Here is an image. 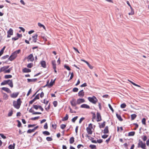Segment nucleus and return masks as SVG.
Listing matches in <instances>:
<instances>
[{
	"label": "nucleus",
	"instance_id": "obj_52",
	"mask_svg": "<svg viewBox=\"0 0 149 149\" xmlns=\"http://www.w3.org/2000/svg\"><path fill=\"white\" fill-rule=\"evenodd\" d=\"M108 136V135L107 134H104L102 136V138L103 139H105L107 138Z\"/></svg>",
	"mask_w": 149,
	"mask_h": 149
},
{
	"label": "nucleus",
	"instance_id": "obj_21",
	"mask_svg": "<svg viewBox=\"0 0 149 149\" xmlns=\"http://www.w3.org/2000/svg\"><path fill=\"white\" fill-rule=\"evenodd\" d=\"M7 33L11 35H12L13 34V31L11 28H10L9 30L7 31Z\"/></svg>",
	"mask_w": 149,
	"mask_h": 149
},
{
	"label": "nucleus",
	"instance_id": "obj_53",
	"mask_svg": "<svg viewBox=\"0 0 149 149\" xmlns=\"http://www.w3.org/2000/svg\"><path fill=\"white\" fill-rule=\"evenodd\" d=\"M20 51V49H19V50L16 51L13 53H14L15 54V55H16L17 56V54H19V53Z\"/></svg>",
	"mask_w": 149,
	"mask_h": 149
},
{
	"label": "nucleus",
	"instance_id": "obj_46",
	"mask_svg": "<svg viewBox=\"0 0 149 149\" xmlns=\"http://www.w3.org/2000/svg\"><path fill=\"white\" fill-rule=\"evenodd\" d=\"M38 26H40V27H43L44 29H45V26L43 25V24H41L40 23H38Z\"/></svg>",
	"mask_w": 149,
	"mask_h": 149
},
{
	"label": "nucleus",
	"instance_id": "obj_39",
	"mask_svg": "<svg viewBox=\"0 0 149 149\" xmlns=\"http://www.w3.org/2000/svg\"><path fill=\"white\" fill-rule=\"evenodd\" d=\"M33 64L32 63H29L27 65V67L28 68H31L33 66Z\"/></svg>",
	"mask_w": 149,
	"mask_h": 149
},
{
	"label": "nucleus",
	"instance_id": "obj_1",
	"mask_svg": "<svg viewBox=\"0 0 149 149\" xmlns=\"http://www.w3.org/2000/svg\"><path fill=\"white\" fill-rule=\"evenodd\" d=\"M22 102L20 98H19L17 100V101H13V106L15 108L18 109L20 108Z\"/></svg>",
	"mask_w": 149,
	"mask_h": 149
},
{
	"label": "nucleus",
	"instance_id": "obj_41",
	"mask_svg": "<svg viewBox=\"0 0 149 149\" xmlns=\"http://www.w3.org/2000/svg\"><path fill=\"white\" fill-rule=\"evenodd\" d=\"M9 56L8 55H6L4 56H3L1 58V59L2 60L5 59L6 58H8Z\"/></svg>",
	"mask_w": 149,
	"mask_h": 149
},
{
	"label": "nucleus",
	"instance_id": "obj_24",
	"mask_svg": "<svg viewBox=\"0 0 149 149\" xmlns=\"http://www.w3.org/2000/svg\"><path fill=\"white\" fill-rule=\"evenodd\" d=\"M116 116L119 120L120 121H122L123 120V119L122 118L120 115L117 113L116 114Z\"/></svg>",
	"mask_w": 149,
	"mask_h": 149
},
{
	"label": "nucleus",
	"instance_id": "obj_32",
	"mask_svg": "<svg viewBox=\"0 0 149 149\" xmlns=\"http://www.w3.org/2000/svg\"><path fill=\"white\" fill-rule=\"evenodd\" d=\"M12 77V76L10 74L6 75L4 76V78L6 79L10 78Z\"/></svg>",
	"mask_w": 149,
	"mask_h": 149
},
{
	"label": "nucleus",
	"instance_id": "obj_64",
	"mask_svg": "<svg viewBox=\"0 0 149 149\" xmlns=\"http://www.w3.org/2000/svg\"><path fill=\"white\" fill-rule=\"evenodd\" d=\"M37 140H38V141H40V142H41V141H42V138H41V137H38V138L37 139Z\"/></svg>",
	"mask_w": 149,
	"mask_h": 149
},
{
	"label": "nucleus",
	"instance_id": "obj_31",
	"mask_svg": "<svg viewBox=\"0 0 149 149\" xmlns=\"http://www.w3.org/2000/svg\"><path fill=\"white\" fill-rule=\"evenodd\" d=\"M42 133L45 135H49L50 134V133L47 131H45L42 132Z\"/></svg>",
	"mask_w": 149,
	"mask_h": 149
},
{
	"label": "nucleus",
	"instance_id": "obj_34",
	"mask_svg": "<svg viewBox=\"0 0 149 149\" xmlns=\"http://www.w3.org/2000/svg\"><path fill=\"white\" fill-rule=\"evenodd\" d=\"M5 47V46L0 51V57L3 54Z\"/></svg>",
	"mask_w": 149,
	"mask_h": 149
},
{
	"label": "nucleus",
	"instance_id": "obj_37",
	"mask_svg": "<svg viewBox=\"0 0 149 149\" xmlns=\"http://www.w3.org/2000/svg\"><path fill=\"white\" fill-rule=\"evenodd\" d=\"M89 147L91 149H95L96 148V146L94 145L91 144L89 146Z\"/></svg>",
	"mask_w": 149,
	"mask_h": 149
},
{
	"label": "nucleus",
	"instance_id": "obj_35",
	"mask_svg": "<svg viewBox=\"0 0 149 149\" xmlns=\"http://www.w3.org/2000/svg\"><path fill=\"white\" fill-rule=\"evenodd\" d=\"M135 132H131L128 133V136H133L135 134Z\"/></svg>",
	"mask_w": 149,
	"mask_h": 149
},
{
	"label": "nucleus",
	"instance_id": "obj_30",
	"mask_svg": "<svg viewBox=\"0 0 149 149\" xmlns=\"http://www.w3.org/2000/svg\"><path fill=\"white\" fill-rule=\"evenodd\" d=\"M131 12L129 13H128V14L129 15H132L134 14V11L133 10L132 7H131Z\"/></svg>",
	"mask_w": 149,
	"mask_h": 149
},
{
	"label": "nucleus",
	"instance_id": "obj_47",
	"mask_svg": "<svg viewBox=\"0 0 149 149\" xmlns=\"http://www.w3.org/2000/svg\"><path fill=\"white\" fill-rule=\"evenodd\" d=\"M58 102L57 101H55L53 102V104L54 106L55 107H56L57 105Z\"/></svg>",
	"mask_w": 149,
	"mask_h": 149
},
{
	"label": "nucleus",
	"instance_id": "obj_29",
	"mask_svg": "<svg viewBox=\"0 0 149 149\" xmlns=\"http://www.w3.org/2000/svg\"><path fill=\"white\" fill-rule=\"evenodd\" d=\"M15 143H13V145L11 144L10 145L8 146V148L9 149H14L15 148Z\"/></svg>",
	"mask_w": 149,
	"mask_h": 149
},
{
	"label": "nucleus",
	"instance_id": "obj_20",
	"mask_svg": "<svg viewBox=\"0 0 149 149\" xmlns=\"http://www.w3.org/2000/svg\"><path fill=\"white\" fill-rule=\"evenodd\" d=\"M8 85L11 88H13V80L12 79L10 80L9 81V82H8Z\"/></svg>",
	"mask_w": 149,
	"mask_h": 149
},
{
	"label": "nucleus",
	"instance_id": "obj_17",
	"mask_svg": "<svg viewBox=\"0 0 149 149\" xmlns=\"http://www.w3.org/2000/svg\"><path fill=\"white\" fill-rule=\"evenodd\" d=\"M56 79H55L53 80L52 79L50 83L48 85V86H52L53 84L54 83Z\"/></svg>",
	"mask_w": 149,
	"mask_h": 149
},
{
	"label": "nucleus",
	"instance_id": "obj_60",
	"mask_svg": "<svg viewBox=\"0 0 149 149\" xmlns=\"http://www.w3.org/2000/svg\"><path fill=\"white\" fill-rule=\"evenodd\" d=\"M84 117H82L79 120V123L80 124L81 122H82V121L84 120Z\"/></svg>",
	"mask_w": 149,
	"mask_h": 149
},
{
	"label": "nucleus",
	"instance_id": "obj_7",
	"mask_svg": "<svg viewBox=\"0 0 149 149\" xmlns=\"http://www.w3.org/2000/svg\"><path fill=\"white\" fill-rule=\"evenodd\" d=\"M97 121L99 122L101 120L102 118L100 115V113L97 112Z\"/></svg>",
	"mask_w": 149,
	"mask_h": 149
},
{
	"label": "nucleus",
	"instance_id": "obj_42",
	"mask_svg": "<svg viewBox=\"0 0 149 149\" xmlns=\"http://www.w3.org/2000/svg\"><path fill=\"white\" fill-rule=\"evenodd\" d=\"M78 118V117L77 116H76L75 117H74V118H73L72 120V122L73 123H74L75 121Z\"/></svg>",
	"mask_w": 149,
	"mask_h": 149
},
{
	"label": "nucleus",
	"instance_id": "obj_33",
	"mask_svg": "<svg viewBox=\"0 0 149 149\" xmlns=\"http://www.w3.org/2000/svg\"><path fill=\"white\" fill-rule=\"evenodd\" d=\"M64 68H66L68 70L70 71L71 70L70 68V67L67 65L65 64L64 66Z\"/></svg>",
	"mask_w": 149,
	"mask_h": 149
},
{
	"label": "nucleus",
	"instance_id": "obj_36",
	"mask_svg": "<svg viewBox=\"0 0 149 149\" xmlns=\"http://www.w3.org/2000/svg\"><path fill=\"white\" fill-rule=\"evenodd\" d=\"M6 69L4 66L0 68V73L6 70Z\"/></svg>",
	"mask_w": 149,
	"mask_h": 149
},
{
	"label": "nucleus",
	"instance_id": "obj_12",
	"mask_svg": "<svg viewBox=\"0 0 149 149\" xmlns=\"http://www.w3.org/2000/svg\"><path fill=\"white\" fill-rule=\"evenodd\" d=\"M40 64L41 66L43 68H45L46 67V62L44 61H42L40 62Z\"/></svg>",
	"mask_w": 149,
	"mask_h": 149
},
{
	"label": "nucleus",
	"instance_id": "obj_4",
	"mask_svg": "<svg viewBox=\"0 0 149 149\" xmlns=\"http://www.w3.org/2000/svg\"><path fill=\"white\" fill-rule=\"evenodd\" d=\"M70 103L72 107H75L77 104L76 99L74 98L70 101Z\"/></svg>",
	"mask_w": 149,
	"mask_h": 149
},
{
	"label": "nucleus",
	"instance_id": "obj_48",
	"mask_svg": "<svg viewBox=\"0 0 149 149\" xmlns=\"http://www.w3.org/2000/svg\"><path fill=\"white\" fill-rule=\"evenodd\" d=\"M66 127V125L65 124H62L61 125V128L62 129H64Z\"/></svg>",
	"mask_w": 149,
	"mask_h": 149
},
{
	"label": "nucleus",
	"instance_id": "obj_44",
	"mask_svg": "<svg viewBox=\"0 0 149 149\" xmlns=\"http://www.w3.org/2000/svg\"><path fill=\"white\" fill-rule=\"evenodd\" d=\"M40 118L39 116L33 118H31V119L32 120H35L36 119H38Z\"/></svg>",
	"mask_w": 149,
	"mask_h": 149
},
{
	"label": "nucleus",
	"instance_id": "obj_11",
	"mask_svg": "<svg viewBox=\"0 0 149 149\" xmlns=\"http://www.w3.org/2000/svg\"><path fill=\"white\" fill-rule=\"evenodd\" d=\"M38 35L37 34H34L32 36V38H33V41L34 42H36L37 40V37Z\"/></svg>",
	"mask_w": 149,
	"mask_h": 149
},
{
	"label": "nucleus",
	"instance_id": "obj_40",
	"mask_svg": "<svg viewBox=\"0 0 149 149\" xmlns=\"http://www.w3.org/2000/svg\"><path fill=\"white\" fill-rule=\"evenodd\" d=\"M13 114V111L12 110H11L8 113V117L11 116H12Z\"/></svg>",
	"mask_w": 149,
	"mask_h": 149
},
{
	"label": "nucleus",
	"instance_id": "obj_50",
	"mask_svg": "<svg viewBox=\"0 0 149 149\" xmlns=\"http://www.w3.org/2000/svg\"><path fill=\"white\" fill-rule=\"evenodd\" d=\"M78 91V88L76 87L74 88L72 90L73 91L75 92H77Z\"/></svg>",
	"mask_w": 149,
	"mask_h": 149
},
{
	"label": "nucleus",
	"instance_id": "obj_22",
	"mask_svg": "<svg viewBox=\"0 0 149 149\" xmlns=\"http://www.w3.org/2000/svg\"><path fill=\"white\" fill-rule=\"evenodd\" d=\"M52 64L53 65V69H56V61L55 60L52 61Z\"/></svg>",
	"mask_w": 149,
	"mask_h": 149
},
{
	"label": "nucleus",
	"instance_id": "obj_16",
	"mask_svg": "<svg viewBox=\"0 0 149 149\" xmlns=\"http://www.w3.org/2000/svg\"><path fill=\"white\" fill-rule=\"evenodd\" d=\"M9 81L10 79H8L6 80H4L1 83V85H4L7 84H8V82H9Z\"/></svg>",
	"mask_w": 149,
	"mask_h": 149
},
{
	"label": "nucleus",
	"instance_id": "obj_6",
	"mask_svg": "<svg viewBox=\"0 0 149 149\" xmlns=\"http://www.w3.org/2000/svg\"><path fill=\"white\" fill-rule=\"evenodd\" d=\"M85 100L84 99L79 98L77 100V104H79L81 103L84 102Z\"/></svg>",
	"mask_w": 149,
	"mask_h": 149
},
{
	"label": "nucleus",
	"instance_id": "obj_27",
	"mask_svg": "<svg viewBox=\"0 0 149 149\" xmlns=\"http://www.w3.org/2000/svg\"><path fill=\"white\" fill-rule=\"evenodd\" d=\"M105 122L104 121L101 125H99V127L100 128H104L105 125Z\"/></svg>",
	"mask_w": 149,
	"mask_h": 149
},
{
	"label": "nucleus",
	"instance_id": "obj_5",
	"mask_svg": "<svg viewBox=\"0 0 149 149\" xmlns=\"http://www.w3.org/2000/svg\"><path fill=\"white\" fill-rule=\"evenodd\" d=\"M28 60L31 62H33L34 60V58L33 55V54H30L26 58Z\"/></svg>",
	"mask_w": 149,
	"mask_h": 149
},
{
	"label": "nucleus",
	"instance_id": "obj_54",
	"mask_svg": "<svg viewBox=\"0 0 149 149\" xmlns=\"http://www.w3.org/2000/svg\"><path fill=\"white\" fill-rule=\"evenodd\" d=\"M146 120L145 118H144L142 119V123L143 124H144V125L146 124Z\"/></svg>",
	"mask_w": 149,
	"mask_h": 149
},
{
	"label": "nucleus",
	"instance_id": "obj_19",
	"mask_svg": "<svg viewBox=\"0 0 149 149\" xmlns=\"http://www.w3.org/2000/svg\"><path fill=\"white\" fill-rule=\"evenodd\" d=\"M109 133L108 127L107 126H106L104 130L103 133L104 134H107Z\"/></svg>",
	"mask_w": 149,
	"mask_h": 149
},
{
	"label": "nucleus",
	"instance_id": "obj_3",
	"mask_svg": "<svg viewBox=\"0 0 149 149\" xmlns=\"http://www.w3.org/2000/svg\"><path fill=\"white\" fill-rule=\"evenodd\" d=\"M17 56L16 55H15V54L13 52L8 58V60L12 61L14 60L16 57Z\"/></svg>",
	"mask_w": 149,
	"mask_h": 149
},
{
	"label": "nucleus",
	"instance_id": "obj_9",
	"mask_svg": "<svg viewBox=\"0 0 149 149\" xmlns=\"http://www.w3.org/2000/svg\"><path fill=\"white\" fill-rule=\"evenodd\" d=\"M80 107L87 109H89L90 108V106L86 104H82L80 106Z\"/></svg>",
	"mask_w": 149,
	"mask_h": 149
},
{
	"label": "nucleus",
	"instance_id": "obj_8",
	"mask_svg": "<svg viewBox=\"0 0 149 149\" xmlns=\"http://www.w3.org/2000/svg\"><path fill=\"white\" fill-rule=\"evenodd\" d=\"M78 95L79 96L81 97H84V92L83 90H82L79 91L78 93Z\"/></svg>",
	"mask_w": 149,
	"mask_h": 149
},
{
	"label": "nucleus",
	"instance_id": "obj_62",
	"mask_svg": "<svg viewBox=\"0 0 149 149\" xmlns=\"http://www.w3.org/2000/svg\"><path fill=\"white\" fill-rule=\"evenodd\" d=\"M19 28L23 32L25 31V30L23 28L21 27H19Z\"/></svg>",
	"mask_w": 149,
	"mask_h": 149
},
{
	"label": "nucleus",
	"instance_id": "obj_28",
	"mask_svg": "<svg viewBox=\"0 0 149 149\" xmlns=\"http://www.w3.org/2000/svg\"><path fill=\"white\" fill-rule=\"evenodd\" d=\"M136 116L137 115L135 114H132L131 115V120H134L136 117Z\"/></svg>",
	"mask_w": 149,
	"mask_h": 149
},
{
	"label": "nucleus",
	"instance_id": "obj_51",
	"mask_svg": "<svg viewBox=\"0 0 149 149\" xmlns=\"http://www.w3.org/2000/svg\"><path fill=\"white\" fill-rule=\"evenodd\" d=\"M108 106H109V108L110 109V110L112 111V112H113L114 110H113V108H112V107L111 106V104H109Z\"/></svg>",
	"mask_w": 149,
	"mask_h": 149
},
{
	"label": "nucleus",
	"instance_id": "obj_38",
	"mask_svg": "<svg viewBox=\"0 0 149 149\" xmlns=\"http://www.w3.org/2000/svg\"><path fill=\"white\" fill-rule=\"evenodd\" d=\"M34 131H35L33 129L32 130H31V129H29L27 130V132L28 134H30V133H31L32 132H34Z\"/></svg>",
	"mask_w": 149,
	"mask_h": 149
},
{
	"label": "nucleus",
	"instance_id": "obj_14",
	"mask_svg": "<svg viewBox=\"0 0 149 149\" xmlns=\"http://www.w3.org/2000/svg\"><path fill=\"white\" fill-rule=\"evenodd\" d=\"M22 72L24 73H28L31 72V70L26 68H25L22 70Z\"/></svg>",
	"mask_w": 149,
	"mask_h": 149
},
{
	"label": "nucleus",
	"instance_id": "obj_43",
	"mask_svg": "<svg viewBox=\"0 0 149 149\" xmlns=\"http://www.w3.org/2000/svg\"><path fill=\"white\" fill-rule=\"evenodd\" d=\"M126 106V104L125 103H123L121 104L120 107L122 108H124Z\"/></svg>",
	"mask_w": 149,
	"mask_h": 149
},
{
	"label": "nucleus",
	"instance_id": "obj_23",
	"mask_svg": "<svg viewBox=\"0 0 149 149\" xmlns=\"http://www.w3.org/2000/svg\"><path fill=\"white\" fill-rule=\"evenodd\" d=\"M141 148L143 149H146V145L145 143L142 142L140 143Z\"/></svg>",
	"mask_w": 149,
	"mask_h": 149
},
{
	"label": "nucleus",
	"instance_id": "obj_56",
	"mask_svg": "<svg viewBox=\"0 0 149 149\" xmlns=\"http://www.w3.org/2000/svg\"><path fill=\"white\" fill-rule=\"evenodd\" d=\"M142 138L143 141H145L147 140V137L146 136H144L142 137Z\"/></svg>",
	"mask_w": 149,
	"mask_h": 149
},
{
	"label": "nucleus",
	"instance_id": "obj_25",
	"mask_svg": "<svg viewBox=\"0 0 149 149\" xmlns=\"http://www.w3.org/2000/svg\"><path fill=\"white\" fill-rule=\"evenodd\" d=\"M70 144L73 143L74 141V138L73 137H71L70 139Z\"/></svg>",
	"mask_w": 149,
	"mask_h": 149
},
{
	"label": "nucleus",
	"instance_id": "obj_13",
	"mask_svg": "<svg viewBox=\"0 0 149 149\" xmlns=\"http://www.w3.org/2000/svg\"><path fill=\"white\" fill-rule=\"evenodd\" d=\"M1 89L3 90L6 92L9 93L11 92V91L7 87H2L1 88Z\"/></svg>",
	"mask_w": 149,
	"mask_h": 149
},
{
	"label": "nucleus",
	"instance_id": "obj_59",
	"mask_svg": "<svg viewBox=\"0 0 149 149\" xmlns=\"http://www.w3.org/2000/svg\"><path fill=\"white\" fill-rule=\"evenodd\" d=\"M87 86V84L86 83H85L81 85L80 86L81 87H86Z\"/></svg>",
	"mask_w": 149,
	"mask_h": 149
},
{
	"label": "nucleus",
	"instance_id": "obj_49",
	"mask_svg": "<svg viewBox=\"0 0 149 149\" xmlns=\"http://www.w3.org/2000/svg\"><path fill=\"white\" fill-rule=\"evenodd\" d=\"M46 139L48 141H51L52 140V139L51 137H47Z\"/></svg>",
	"mask_w": 149,
	"mask_h": 149
},
{
	"label": "nucleus",
	"instance_id": "obj_2",
	"mask_svg": "<svg viewBox=\"0 0 149 149\" xmlns=\"http://www.w3.org/2000/svg\"><path fill=\"white\" fill-rule=\"evenodd\" d=\"M88 100L89 102L93 104H95L98 101V100L96 97L94 96H93L92 97H88Z\"/></svg>",
	"mask_w": 149,
	"mask_h": 149
},
{
	"label": "nucleus",
	"instance_id": "obj_63",
	"mask_svg": "<svg viewBox=\"0 0 149 149\" xmlns=\"http://www.w3.org/2000/svg\"><path fill=\"white\" fill-rule=\"evenodd\" d=\"M81 147H84L83 145H81V144H79L77 146V148H78L79 149Z\"/></svg>",
	"mask_w": 149,
	"mask_h": 149
},
{
	"label": "nucleus",
	"instance_id": "obj_15",
	"mask_svg": "<svg viewBox=\"0 0 149 149\" xmlns=\"http://www.w3.org/2000/svg\"><path fill=\"white\" fill-rule=\"evenodd\" d=\"M87 132L88 134H92V131L91 129L89 127H87L86 129Z\"/></svg>",
	"mask_w": 149,
	"mask_h": 149
},
{
	"label": "nucleus",
	"instance_id": "obj_18",
	"mask_svg": "<svg viewBox=\"0 0 149 149\" xmlns=\"http://www.w3.org/2000/svg\"><path fill=\"white\" fill-rule=\"evenodd\" d=\"M27 81L28 82H35L37 80V79L36 78L35 79H27Z\"/></svg>",
	"mask_w": 149,
	"mask_h": 149
},
{
	"label": "nucleus",
	"instance_id": "obj_45",
	"mask_svg": "<svg viewBox=\"0 0 149 149\" xmlns=\"http://www.w3.org/2000/svg\"><path fill=\"white\" fill-rule=\"evenodd\" d=\"M17 122L18 123V125H17L18 127H20L21 126V125H22V124H21V123L18 120H17Z\"/></svg>",
	"mask_w": 149,
	"mask_h": 149
},
{
	"label": "nucleus",
	"instance_id": "obj_10",
	"mask_svg": "<svg viewBox=\"0 0 149 149\" xmlns=\"http://www.w3.org/2000/svg\"><path fill=\"white\" fill-rule=\"evenodd\" d=\"M19 94V92L13 93L11 95L12 98H15Z\"/></svg>",
	"mask_w": 149,
	"mask_h": 149
},
{
	"label": "nucleus",
	"instance_id": "obj_61",
	"mask_svg": "<svg viewBox=\"0 0 149 149\" xmlns=\"http://www.w3.org/2000/svg\"><path fill=\"white\" fill-rule=\"evenodd\" d=\"M39 93H38L37 95H36L35 97V98L36 99V100L39 99Z\"/></svg>",
	"mask_w": 149,
	"mask_h": 149
},
{
	"label": "nucleus",
	"instance_id": "obj_58",
	"mask_svg": "<svg viewBox=\"0 0 149 149\" xmlns=\"http://www.w3.org/2000/svg\"><path fill=\"white\" fill-rule=\"evenodd\" d=\"M44 128L45 129H47L48 128L47 124V123H45L44 126Z\"/></svg>",
	"mask_w": 149,
	"mask_h": 149
},
{
	"label": "nucleus",
	"instance_id": "obj_57",
	"mask_svg": "<svg viewBox=\"0 0 149 149\" xmlns=\"http://www.w3.org/2000/svg\"><path fill=\"white\" fill-rule=\"evenodd\" d=\"M38 107H39V105L38 106L37 105H33V108L36 110H37L38 109V108H39Z\"/></svg>",
	"mask_w": 149,
	"mask_h": 149
},
{
	"label": "nucleus",
	"instance_id": "obj_26",
	"mask_svg": "<svg viewBox=\"0 0 149 149\" xmlns=\"http://www.w3.org/2000/svg\"><path fill=\"white\" fill-rule=\"evenodd\" d=\"M68 114H66L65 116L62 119V121H66L68 120Z\"/></svg>",
	"mask_w": 149,
	"mask_h": 149
},
{
	"label": "nucleus",
	"instance_id": "obj_55",
	"mask_svg": "<svg viewBox=\"0 0 149 149\" xmlns=\"http://www.w3.org/2000/svg\"><path fill=\"white\" fill-rule=\"evenodd\" d=\"M0 136L3 139H5L6 138V137L3 134L0 133Z\"/></svg>",
	"mask_w": 149,
	"mask_h": 149
}]
</instances>
